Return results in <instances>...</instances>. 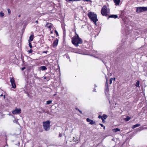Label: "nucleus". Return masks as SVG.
Segmentation results:
<instances>
[{"instance_id": "11", "label": "nucleus", "mask_w": 147, "mask_h": 147, "mask_svg": "<svg viewBox=\"0 0 147 147\" xmlns=\"http://www.w3.org/2000/svg\"><path fill=\"white\" fill-rule=\"evenodd\" d=\"M34 36L33 34L31 35L29 37V40L28 41L29 42H31L34 39Z\"/></svg>"}, {"instance_id": "12", "label": "nucleus", "mask_w": 147, "mask_h": 147, "mask_svg": "<svg viewBox=\"0 0 147 147\" xmlns=\"http://www.w3.org/2000/svg\"><path fill=\"white\" fill-rule=\"evenodd\" d=\"M114 3L116 5H119V0H113Z\"/></svg>"}, {"instance_id": "17", "label": "nucleus", "mask_w": 147, "mask_h": 147, "mask_svg": "<svg viewBox=\"0 0 147 147\" xmlns=\"http://www.w3.org/2000/svg\"><path fill=\"white\" fill-rule=\"evenodd\" d=\"M140 82L139 81H138L136 83V87H139Z\"/></svg>"}, {"instance_id": "6", "label": "nucleus", "mask_w": 147, "mask_h": 147, "mask_svg": "<svg viewBox=\"0 0 147 147\" xmlns=\"http://www.w3.org/2000/svg\"><path fill=\"white\" fill-rule=\"evenodd\" d=\"M10 81L11 84L12 88H16V85L15 82L14 78H11Z\"/></svg>"}, {"instance_id": "40", "label": "nucleus", "mask_w": 147, "mask_h": 147, "mask_svg": "<svg viewBox=\"0 0 147 147\" xmlns=\"http://www.w3.org/2000/svg\"><path fill=\"white\" fill-rule=\"evenodd\" d=\"M35 22H36V23H38V20H36V21H35Z\"/></svg>"}, {"instance_id": "4", "label": "nucleus", "mask_w": 147, "mask_h": 147, "mask_svg": "<svg viewBox=\"0 0 147 147\" xmlns=\"http://www.w3.org/2000/svg\"><path fill=\"white\" fill-rule=\"evenodd\" d=\"M50 121H49L43 122V126L45 130L49 131V130L50 129Z\"/></svg>"}, {"instance_id": "15", "label": "nucleus", "mask_w": 147, "mask_h": 147, "mask_svg": "<svg viewBox=\"0 0 147 147\" xmlns=\"http://www.w3.org/2000/svg\"><path fill=\"white\" fill-rule=\"evenodd\" d=\"M140 124H137L133 126L132 128L133 129L136 127L140 126Z\"/></svg>"}, {"instance_id": "36", "label": "nucleus", "mask_w": 147, "mask_h": 147, "mask_svg": "<svg viewBox=\"0 0 147 147\" xmlns=\"http://www.w3.org/2000/svg\"><path fill=\"white\" fill-rule=\"evenodd\" d=\"M139 130H140V131H141L142 130V129H141V127H140L139 128Z\"/></svg>"}, {"instance_id": "18", "label": "nucleus", "mask_w": 147, "mask_h": 147, "mask_svg": "<svg viewBox=\"0 0 147 147\" xmlns=\"http://www.w3.org/2000/svg\"><path fill=\"white\" fill-rule=\"evenodd\" d=\"M4 13L2 11H1L0 12V17H3L4 16Z\"/></svg>"}, {"instance_id": "32", "label": "nucleus", "mask_w": 147, "mask_h": 147, "mask_svg": "<svg viewBox=\"0 0 147 147\" xmlns=\"http://www.w3.org/2000/svg\"><path fill=\"white\" fill-rule=\"evenodd\" d=\"M26 69V67H22V68H21V70L23 71L25 69Z\"/></svg>"}, {"instance_id": "39", "label": "nucleus", "mask_w": 147, "mask_h": 147, "mask_svg": "<svg viewBox=\"0 0 147 147\" xmlns=\"http://www.w3.org/2000/svg\"><path fill=\"white\" fill-rule=\"evenodd\" d=\"M3 96V94H1L0 95V96H1V97L2 96Z\"/></svg>"}, {"instance_id": "20", "label": "nucleus", "mask_w": 147, "mask_h": 147, "mask_svg": "<svg viewBox=\"0 0 147 147\" xmlns=\"http://www.w3.org/2000/svg\"><path fill=\"white\" fill-rule=\"evenodd\" d=\"M130 119V117L127 116V117L125 119V120L126 121H128Z\"/></svg>"}, {"instance_id": "35", "label": "nucleus", "mask_w": 147, "mask_h": 147, "mask_svg": "<svg viewBox=\"0 0 147 147\" xmlns=\"http://www.w3.org/2000/svg\"><path fill=\"white\" fill-rule=\"evenodd\" d=\"M67 58H69V61H71V60H70V57H69V56H67Z\"/></svg>"}, {"instance_id": "42", "label": "nucleus", "mask_w": 147, "mask_h": 147, "mask_svg": "<svg viewBox=\"0 0 147 147\" xmlns=\"http://www.w3.org/2000/svg\"><path fill=\"white\" fill-rule=\"evenodd\" d=\"M103 127L104 129H105V126H104V127Z\"/></svg>"}, {"instance_id": "8", "label": "nucleus", "mask_w": 147, "mask_h": 147, "mask_svg": "<svg viewBox=\"0 0 147 147\" xmlns=\"http://www.w3.org/2000/svg\"><path fill=\"white\" fill-rule=\"evenodd\" d=\"M86 121L88 122H90V124L91 125L95 124V122L93 121L92 120H91L89 118H87L86 119Z\"/></svg>"}, {"instance_id": "23", "label": "nucleus", "mask_w": 147, "mask_h": 147, "mask_svg": "<svg viewBox=\"0 0 147 147\" xmlns=\"http://www.w3.org/2000/svg\"><path fill=\"white\" fill-rule=\"evenodd\" d=\"M29 46L30 48H32V44H31V42H29Z\"/></svg>"}, {"instance_id": "16", "label": "nucleus", "mask_w": 147, "mask_h": 147, "mask_svg": "<svg viewBox=\"0 0 147 147\" xmlns=\"http://www.w3.org/2000/svg\"><path fill=\"white\" fill-rule=\"evenodd\" d=\"M40 68L42 70H45L47 69V67L45 66H42L40 67Z\"/></svg>"}, {"instance_id": "22", "label": "nucleus", "mask_w": 147, "mask_h": 147, "mask_svg": "<svg viewBox=\"0 0 147 147\" xmlns=\"http://www.w3.org/2000/svg\"><path fill=\"white\" fill-rule=\"evenodd\" d=\"M52 101L51 100H48L47 101V104L49 105L52 102Z\"/></svg>"}, {"instance_id": "28", "label": "nucleus", "mask_w": 147, "mask_h": 147, "mask_svg": "<svg viewBox=\"0 0 147 147\" xmlns=\"http://www.w3.org/2000/svg\"><path fill=\"white\" fill-rule=\"evenodd\" d=\"M32 52H33V50L32 49H30L28 51L29 53H32Z\"/></svg>"}, {"instance_id": "19", "label": "nucleus", "mask_w": 147, "mask_h": 147, "mask_svg": "<svg viewBox=\"0 0 147 147\" xmlns=\"http://www.w3.org/2000/svg\"><path fill=\"white\" fill-rule=\"evenodd\" d=\"M113 131L115 132H116L118 131H119V129L118 128H116L113 129Z\"/></svg>"}, {"instance_id": "10", "label": "nucleus", "mask_w": 147, "mask_h": 147, "mask_svg": "<svg viewBox=\"0 0 147 147\" xmlns=\"http://www.w3.org/2000/svg\"><path fill=\"white\" fill-rule=\"evenodd\" d=\"M117 17H118V16L116 15H110V16H109V18H108V19L109 18H117Z\"/></svg>"}, {"instance_id": "33", "label": "nucleus", "mask_w": 147, "mask_h": 147, "mask_svg": "<svg viewBox=\"0 0 147 147\" xmlns=\"http://www.w3.org/2000/svg\"><path fill=\"white\" fill-rule=\"evenodd\" d=\"M48 51H43L42 53H47V52H48Z\"/></svg>"}, {"instance_id": "41", "label": "nucleus", "mask_w": 147, "mask_h": 147, "mask_svg": "<svg viewBox=\"0 0 147 147\" xmlns=\"http://www.w3.org/2000/svg\"><path fill=\"white\" fill-rule=\"evenodd\" d=\"M44 79H47V77L45 76L44 77Z\"/></svg>"}, {"instance_id": "47", "label": "nucleus", "mask_w": 147, "mask_h": 147, "mask_svg": "<svg viewBox=\"0 0 147 147\" xmlns=\"http://www.w3.org/2000/svg\"><path fill=\"white\" fill-rule=\"evenodd\" d=\"M104 120H103V122H104Z\"/></svg>"}, {"instance_id": "30", "label": "nucleus", "mask_w": 147, "mask_h": 147, "mask_svg": "<svg viewBox=\"0 0 147 147\" xmlns=\"http://www.w3.org/2000/svg\"><path fill=\"white\" fill-rule=\"evenodd\" d=\"M83 1H90L91 2H92L90 0H83Z\"/></svg>"}, {"instance_id": "14", "label": "nucleus", "mask_w": 147, "mask_h": 147, "mask_svg": "<svg viewBox=\"0 0 147 147\" xmlns=\"http://www.w3.org/2000/svg\"><path fill=\"white\" fill-rule=\"evenodd\" d=\"M51 24V23H47L46 25V26L48 27L49 28H51L52 26Z\"/></svg>"}, {"instance_id": "31", "label": "nucleus", "mask_w": 147, "mask_h": 147, "mask_svg": "<svg viewBox=\"0 0 147 147\" xmlns=\"http://www.w3.org/2000/svg\"><path fill=\"white\" fill-rule=\"evenodd\" d=\"M98 118L99 119H100V118H102V116H101V115H99L98 116Z\"/></svg>"}, {"instance_id": "1", "label": "nucleus", "mask_w": 147, "mask_h": 147, "mask_svg": "<svg viewBox=\"0 0 147 147\" xmlns=\"http://www.w3.org/2000/svg\"><path fill=\"white\" fill-rule=\"evenodd\" d=\"M88 16L91 20L96 25L98 20L96 14L93 12H90L88 13Z\"/></svg>"}, {"instance_id": "37", "label": "nucleus", "mask_w": 147, "mask_h": 147, "mask_svg": "<svg viewBox=\"0 0 147 147\" xmlns=\"http://www.w3.org/2000/svg\"><path fill=\"white\" fill-rule=\"evenodd\" d=\"M3 99H5V96L4 95L3 96Z\"/></svg>"}, {"instance_id": "24", "label": "nucleus", "mask_w": 147, "mask_h": 147, "mask_svg": "<svg viewBox=\"0 0 147 147\" xmlns=\"http://www.w3.org/2000/svg\"><path fill=\"white\" fill-rule=\"evenodd\" d=\"M105 87H106V90H107V87L108 89L107 81V82H106V85H105Z\"/></svg>"}, {"instance_id": "21", "label": "nucleus", "mask_w": 147, "mask_h": 147, "mask_svg": "<svg viewBox=\"0 0 147 147\" xmlns=\"http://www.w3.org/2000/svg\"><path fill=\"white\" fill-rule=\"evenodd\" d=\"M76 35L75 36H74L73 38H75L76 37V38H80L78 34H77L76 32H75Z\"/></svg>"}, {"instance_id": "27", "label": "nucleus", "mask_w": 147, "mask_h": 147, "mask_svg": "<svg viewBox=\"0 0 147 147\" xmlns=\"http://www.w3.org/2000/svg\"><path fill=\"white\" fill-rule=\"evenodd\" d=\"M76 110H77L78 111H79L80 113H82V111H80L79 109H78L77 108H76Z\"/></svg>"}, {"instance_id": "5", "label": "nucleus", "mask_w": 147, "mask_h": 147, "mask_svg": "<svg viewBox=\"0 0 147 147\" xmlns=\"http://www.w3.org/2000/svg\"><path fill=\"white\" fill-rule=\"evenodd\" d=\"M136 12L137 13L147 11V7H138L136 8Z\"/></svg>"}, {"instance_id": "34", "label": "nucleus", "mask_w": 147, "mask_h": 147, "mask_svg": "<svg viewBox=\"0 0 147 147\" xmlns=\"http://www.w3.org/2000/svg\"><path fill=\"white\" fill-rule=\"evenodd\" d=\"M99 125H100V126H101L102 127H104V125L100 123V124H99Z\"/></svg>"}, {"instance_id": "44", "label": "nucleus", "mask_w": 147, "mask_h": 147, "mask_svg": "<svg viewBox=\"0 0 147 147\" xmlns=\"http://www.w3.org/2000/svg\"><path fill=\"white\" fill-rule=\"evenodd\" d=\"M93 91H96V89H94V90H93Z\"/></svg>"}, {"instance_id": "46", "label": "nucleus", "mask_w": 147, "mask_h": 147, "mask_svg": "<svg viewBox=\"0 0 147 147\" xmlns=\"http://www.w3.org/2000/svg\"><path fill=\"white\" fill-rule=\"evenodd\" d=\"M55 95H56V94H54V96H55Z\"/></svg>"}, {"instance_id": "43", "label": "nucleus", "mask_w": 147, "mask_h": 147, "mask_svg": "<svg viewBox=\"0 0 147 147\" xmlns=\"http://www.w3.org/2000/svg\"><path fill=\"white\" fill-rule=\"evenodd\" d=\"M61 134H59V137H61Z\"/></svg>"}, {"instance_id": "29", "label": "nucleus", "mask_w": 147, "mask_h": 147, "mask_svg": "<svg viewBox=\"0 0 147 147\" xmlns=\"http://www.w3.org/2000/svg\"><path fill=\"white\" fill-rule=\"evenodd\" d=\"M55 33H56V34L57 35V36H59V34H58V32H57V30H55Z\"/></svg>"}, {"instance_id": "7", "label": "nucleus", "mask_w": 147, "mask_h": 147, "mask_svg": "<svg viewBox=\"0 0 147 147\" xmlns=\"http://www.w3.org/2000/svg\"><path fill=\"white\" fill-rule=\"evenodd\" d=\"M21 109H16L12 112L13 114H19L21 113Z\"/></svg>"}, {"instance_id": "3", "label": "nucleus", "mask_w": 147, "mask_h": 147, "mask_svg": "<svg viewBox=\"0 0 147 147\" xmlns=\"http://www.w3.org/2000/svg\"><path fill=\"white\" fill-rule=\"evenodd\" d=\"M72 43L76 47H78L79 44L82 43V41L81 38H71Z\"/></svg>"}, {"instance_id": "2", "label": "nucleus", "mask_w": 147, "mask_h": 147, "mask_svg": "<svg viewBox=\"0 0 147 147\" xmlns=\"http://www.w3.org/2000/svg\"><path fill=\"white\" fill-rule=\"evenodd\" d=\"M101 13L102 16H107L110 13V9L106 5H104L102 8Z\"/></svg>"}, {"instance_id": "38", "label": "nucleus", "mask_w": 147, "mask_h": 147, "mask_svg": "<svg viewBox=\"0 0 147 147\" xmlns=\"http://www.w3.org/2000/svg\"><path fill=\"white\" fill-rule=\"evenodd\" d=\"M81 0H74V1H80Z\"/></svg>"}, {"instance_id": "25", "label": "nucleus", "mask_w": 147, "mask_h": 147, "mask_svg": "<svg viewBox=\"0 0 147 147\" xmlns=\"http://www.w3.org/2000/svg\"><path fill=\"white\" fill-rule=\"evenodd\" d=\"M7 10L9 14H10L11 11L10 9H8Z\"/></svg>"}, {"instance_id": "13", "label": "nucleus", "mask_w": 147, "mask_h": 147, "mask_svg": "<svg viewBox=\"0 0 147 147\" xmlns=\"http://www.w3.org/2000/svg\"><path fill=\"white\" fill-rule=\"evenodd\" d=\"M107 117V116L105 114H103L102 116V122H103L104 119H106Z\"/></svg>"}, {"instance_id": "45", "label": "nucleus", "mask_w": 147, "mask_h": 147, "mask_svg": "<svg viewBox=\"0 0 147 147\" xmlns=\"http://www.w3.org/2000/svg\"><path fill=\"white\" fill-rule=\"evenodd\" d=\"M20 16H21V15H18V17H20Z\"/></svg>"}, {"instance_id": "9", "label": "nucleus", "mask_w": 147, "mask_h": 147, "mask_svg": "<svg viewBox=\"0 0 147 147\" xmlns=\"http://www.w3.org/2000/svg\"><path fill=\"white\" fill-rule=\"evenodd\" d=\"M58 40L57 38L53 42V47H56L58 45Z\"/></svg>"}, {"instance_id": "26", "label": "nucleus", "mask_w": 147, "mask_h": 147, "mask_svg": "<svg viewBox=\"0 0 147 147\" xmlns=\"http://www.w3.org/2000/svg\"><path fill=\"white\" fill-rule=\"evenodd\" d=\"M113 80L112 78H111L109 80V83L110 84H111L112 83V81Z\"/></svg>"}]
</instances>
